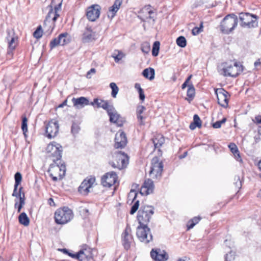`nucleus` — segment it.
<instances>
[{
    "label": "nucleus",
    "mask_w": 261,
    "mask_h": 261,
    "mask_svg": "<svg viewBox=\"0 0 261 261\" xmlns=\"http://www.w3.org/2000/svg\"><path fill=\"white\" fill-rule=\"evenodd\" d=\"M242 71V66L235 63L233 65L223 63L219 69L220 74L225 76H237Z\"/></svg>",
    "instance_id": "0eeeda50"
},
{
    "label": "nucleus",
    "mask_w": 261,
    "mask_h": 261,
    "mask_svg": "<svg viewBox=\"0 0 261 261\" xmlns=\"http://www.w3.org/2000/svg\"><path fill=\"white\" fill-rule=\"evenodd\" d=\"M187 90V96L190 98H193L195 95V88L193 85H188Z\"/></svg>",
    "instance_id": "ea45409f"
},
{
    "label": "nucleus",
    "mask_w": 261,
    "mask_h": 261,
    "mask_svg": "<svg viewBox=\"0 0 261 261\" xmlns=\"http://www.w3.org/2000/svg\"><path fill=\"white\" fill-rule=\"evenodd\" d=\"M95 181V178L94 176H90L87 177L80 186L79 191L82 194H87L89 192V189L93 186Z\"/></svg>",
    "instance_id": "dca6fc26"
},
{
    "label": "nucleus",
    "mask_w": 261,
    "mask_h": 261,
    "mask_svg": "<svg viewBox=\"0 0 261 261\" xmlns=\"http://www.w3.org/2000/svg\"><path fill=\"white\" fill-rule=\"evenodd\" d=\"M46 151L48 156L53 157V161L57 165L51 167V168L48 170L50 172V176L51 177L54 181H57L58 178L56 176H54V173L56 172L59 171V176L60 179H62L65 176L66 172V167L63 164L59 165L57 162H60V160L62 157V147L59 144L56 142H53L49 144L46 148Z\"/></svg>",
    "instance_id": "f257e3e1"
},
{
    "label": "nucleus",
    "mask_w": 261,
    "mask_h": 261,
    "mask_svg": "<svg viewBox=\"0 0 261 261\" xmlns=\"http://www.w3.org/2000/svg\"><path fill=\"white\" fill-rule=\"evenodd\" d=\"M28 119L25 116H23L22 117V124H21V129L23 132L24 136H26V133L28 132V124H27Z\"/></svg>",
    "instance_id": "e433bc0d"
},
{
    "label": "nucleus",
    "mask_w": 261,
    "mask_h": 261,
    "mask_svg": "<svg viewBox=\"0 0 261 261\" xmlns=\"http://www.w3.org/2000/svg\"><path fill=\"white\" fill-rule=\"evenodd\" d=\"M67 255H68L69 256H70L71 257H72L73 258H75V259H77V253H73L70 252L69 251V252L67 254Z\"/></svg>",
    "instance_id": "e2e57ef3"
},
{
    "label": "nucleus",
    "mask_w": 261,
    "mask_h": 261,
    "mask_svg": "<svg viewBox=\"0 0 261 261\" xmlns=\"http://www.w3.org/2000/svg\"><path fill=\"white\" fill-rule=\"evenodd\" d=\"M234 184L236 188L240 189L242 187V181L239 176H235L234 178Z\"/></svg>",
    "instance_id": "de8ad7c7"
},
{
    "label": "nucleus",
    "mask_w": 261,
    "mask_h": 261,
    "mask_svg": "<svg viewBox=\"0 0 261 261\" xmlns=\"http://www.w3.org/2000/svg\"><path fill=\"white\" fill-rule=\"evenodd\" d=\"M59 125L58 121L53 119L49 121L46 125V134L49 139L55 137L59 132Z\"/></svg>",
    "instance_id": "ddd939ff"
},
{
    "label": "nucleus",
    "mask_w": 261,
    "mask_h": 261,
    "mask_svg": "<svg viewBox=\"0 0 261 261\" xmlns=\"http://www.w3.org/2000/svg\"><path fill=\"white\" fill-rule=\"evenodd\" d=\"M136 234L138 239L145 244H148L152 240L150 229L146 225H139L137 228Z\"/></svg>",
    "instance_id": "9d476101"
},
{
    "label": "nucleus",
    "mask_w": 261,
    "mask_h": 261,
    "mask_svg": "<svg viewBox=\"0 0 261 261\" xmlns=\"http://www.w3.org/2000/svg\"><path fill=\"white\" fill-rule=\"evenodd\" d=\"M228 147L230 149L231 152L233 154L236 160L237 161L241 162L242 159L237 145L234 143H231L229 144Z\"/></svg>",
    "instance_id": "c85d7f7f"
},
{
    "label": "nucleus",
    "mask_w": 261,
    "mask_h": 261,
    "mask_svg": "<svg viewBox=\"0 0 261 261\" xmlns=\"http://www.w3.org/2000/svg\"><path fill=\"white\" fill-rule=\"evenodd\" d=\"M62 0H52L47 7L48 12L44 21V28L50 34L55 27V22L59 14L58 12L61 9Z\"/></svg>",
    "instance_id": "f03ea898"
},
{
    "label": "nucleus",
    "mask_w": 261,
    "mask_h": 261,
    "mask_svg": "<svg viewBox=\"0 0 261 261\" xmlns=\"http://www.w3.org/2000/svg\"><path fill=\"white\" fill-rule=\"evenodd\" d=\"M176 43L179 46L185 47L187 45V41L185 37L182 36L178 37L176 39Z\"/></svg>",
    "instance_id": "58836bf2"
},
{
    "label": "nucleus",
    "mask_w": 261,
    "mask_h": 261,
    "mask_svg": "<svg viewBox=\"0 0 261 261\" xmlns=\"http://www.w3.org/2000/svg\"><path fill=\"white\" fill-rule=\"evenodd\" d=\"M138 121L140 125H144V119L145 117H144L142 114L141 115H137Z\"/></svg>",
    "instance_id": "5fc2aeb1"
},
{
    "label": "nucleus",
    "mask_w": 261,
    "mask_h": 261,
    "mask_svg": "<svg viewBox=\"0 0 261 261\" xmlns=\"http://www.w3.org/2000/svg\"><path fill=\"white\" fill-rule=\"evenodd\" d=\"M101 101H104V100L101 99H98L97 98H94L93 101L90 103V105L92 106H94L96 105L97 108H98V105L101 106V105L102 104V102H101Z\"/></svg>",
    "instance_id": "603ef678"
},
{
    "label": "nucleus",
    "mask_w": 261,
    "mask_h": 261,
    "mask_svg": "<svg viewBox=\"0 0 261 261\" xmlns=\"http://www.w3.org/2000/svg\"><path fill=\"white\" fill-rule=\"evenodd\" d=\"M226 121V118L224 117L221 120L217 121L212 124V126L214 128H219L221 127L222 124H224Z\"/></svg>",
    "instance_id": "37998d69"
},
{
    "label": "nucleus",
    "mask_w": 261,
    "mask_h": 261,
    "mask_svg": "<svg viewBox=\"0 0 261 261\" xmlns=\"http://www.w3.org/2000/svg\"><path fill=\"white\" fill-rule=\"evenodd\" d=\"M108 114L110 117V121L111 122L116 123L119 126H121L123 125L124 120L118 113L115 108L109 110Z\"/></svg>",
    "instance_id": "4be33fe9"
},
{
    "label": "nucleus",
    "mask_w": 261,
    "mask_h": 261,
    "mask_svg": "<svg viewBox=\"0 0 261 261\" xmlns=\"http://www.w3.org/2000/svg\"><path fill=\"white\" fill-rule=\"evenodd\" d=\"M112 57L114 59L115 62L118 63L123 57V54L121 52H119L118 54H114Z\"/></svg>",
    "instance_id": "3c124183"
},
{
    "label": "nucleus",
    "mask_w": 261,
    "mask_h": 261,
    "mask_svg": "<svg viewBox=\"0 0 261 261\" xmlns=\"http://www.w3.org/2000/svg\"><path fill=\"white\" fill-rule=\"evenodd\" d=\"M8 44V54L11 56L12 51L14 50L17 44L18 41V38L15 36L14 31L13 29H8L7 30V36L6 37Z\"/></svg>",
    "instance_id": "9b49d317"
},
{
    "label": "nucleus",
    "mask_w": 261,
    "mask_h": 261,
    "mask_svg": "<svg viewBox=\"0 0 261 261\" xmlns=\"http://www.w3.org/2000/svg\"><path fill=\"white\" fill-rule=\"evenodd\" d=\"M43 34V31L41 25L38 27L36 31L33 33V36L37 38H40Z\"/></svg>",
    "instance_id": "a19ab883"
},
{
    "label": "nucleus",
    "mask_w": 261,
    "mask_h": 261,
    "mask_svg": "<svg viewBox=\"0 0 261 261\" xmlns=\"http://www.w3.org/2000/svg\"><path fill=\"white\" fill-rule=\"evenodd\" d=\"M141 49L144 54H148L150 50V44L148 42H144L141 44Z\"/></svg>",
    "instance_id": "4c0bfd02"
},
{
    "label": "nucleus",
    "mask_w": 261,
    "mask_h": 261,
    "mask_svg": "<svg viewBox=\"0 0 261 261\" xmlns=\"http://www.w3.org/2000/svg\"><path fill=\"white\" fill-rule=\"evenodd\" d=\"M100 7L98 5H92L87 11V17L91 21H94L99 16Z\"/></svg>",
    "instance_id": "aec40b11"
},
{
    "label": "nucleus",
    "mask_w": 261,
    "mask_h": 261,
    "mask_svg": "<svg viewBox=\"0 0 261 261\" xmlns=\"http://www.w3.org/2000/svg\"><path fill=\"white\" fill-rule=\"evenodd\" d=\"M110 87L112 89L111 95L113 97L115 98L119 91V88L115 83H111Z\"/></svg>",
    "instance_id": "c9c22d12"
},
{
    "label": "nucleus",
    "mask_w": 261,
    "mask_h": 261,
    "mask_svg": "<svg viewBox=\"0 0 261 261\" xmlns=\"http://www.w3.org/2000/svg\"><path fill=\"white\" fill-rule=\"evenodd\" d=\"M17 188L18 187H14L13 192L12 193V196L16 198H18L19 199H20V197H22L23 195L25 196V195L23 192H22V187H20L19 188L18 190H17Z\"/></svg>",
    "instance_id": "473e14b6"
},
{
    "label": "nucleus",
    "mask_w": 261,
    "mask_h": 261,
    "mask_svg": "<svg viewBox=\"0 0 261 261\" xmlns=\"http://www.w3.org/2000/svg\"><path fill=\"white\" fill-rule=\"evenodd\" d=\"M189 127L191 130H194V129H195L196 127H197V125H196V124H194L193 122H192L190 124Z\"/></svg>",
    "instance_id": "774afa93"
},
{
    "label": "nucleus",
    "mask_w": 261,
    "mask_h": 261,
    "mask_svg": "<svg viewBox=\"0 0 261 261\" xmlns=\"http://www.w3.org/2000/svg\"><path fill=\"white\" fill-rule=\"evenodd\" d=\"M122 243L126 250H128L133 242L132 230L129 226L127 225L121 234Z\"/></svg>",
    "instance_id": "4468645a"
},
{
    "label": "nucleus",
    "mask_w": 261,
    "mask_h": 261,
    "mask_svg": "<svg viewBox=\"0 0 261 261\" xmlns=\"http://www.w3.org/2000/svg\"><path fill=\"white\" fill-rule=\"evenodd\" d=\"M96 72V70L94 68H91L89 71H88L86 74L87 79H90L91 77V74H94Z\"/></svg>",
    "instance_id": "4d7b16f0"
},
{
    "label": "nucleus",
    "mask_w": 261,
    "mask_h": 261,
    "mask_svg": "<svg viewBox=\"0 0 261 261\" xmlns=\"http://www.w3.org/2000/svg\"><path fill=\"white\" fill-rule=\"evenodd\" d=\"M163 167V163L159 158L157 156L154 157L151 161L150 176L153 179H160L162 176Z\"/></svg>",
    "instance_id": "6e6552de"
},
{
    "label": "nucleus",
    "mask_w": 261,
    "mask_h": 261,
    "mask_svg": "<svg viewBox=\"0 0 261 261\" xmlns=\"http://www.w3.org/2000/svg\"><path fill=\"white\" fill-rule=\"evenodd\" d=\"M122 3V0H116L113 5L109 8L108 16L112 19L120 8Z\"/></svg>",
    "instance_id": "a878e982"
},
{
    "label": "nucleus",
    "mask_w": 261,
    "mask_h": 261,
    "mask_svg": "<svg viewBox=\"0 0 261 261\" xmlns=\"http://www.w3.org/2000/svg\"><path fill=\"white\" fill-rule=\"evenodd\" d=\"M193 122L197 125V127L200 128L201 127V121L198 115H194Z\"/></svg>",
    "instance_id": "a18cd8bd"
},
{
    "label": "nucleus",
    "mask_w": 261,
    "mask_h": 261,
    "mask_svg": "<svg viewBox=\"0 0 261 261\" xmlns=\"http://www.w3.org/2000/svg\"><path fill=\"white\" fill-rule=\"evenodd\" d=\"M154 190V184L153 181L150 179H147L144 182L142 186L140 193L141 195H148L153 192Z\"/></svg>",
    "instance_id": "5701e85b"
},
{
    "label": "nucleus",
    "mask_w": 261,
    "mask_h": 261,
    "mask_svg": "<svg viewBox=\"0 0 261 261\" xmlns=\"http://www.w3.org/2000/svg\"><path fill=\"white\" fill-rule=\"evenodd\" d=\"M114 146L116 148H124L127 142L125 134L121 130H119L115 135Z\"/></svg>",
    "instance_id": "f3484780"
},
{
    "label": "nucleus",
    "mask_w": 261,
    "mask_h": 261,
    "mask_svg": "<svg viewBox=\"0 0 261 261\" xmlns=\"http://www.w3.org/2000/svg\"><path fill=\"white\" fill-rule=\"evenodd\" d=\"M139 206V201L137 200L135 201L133 205L132 206L130 211V214L131 215H133L135 214L136 211L138 210Z\"/></svg>",
    "instance_id": "49530a36"
},
{
    "label": "nucleus",
    "mask_w": 261,
    "mask_h": 261,
    "mask_svg": "<svg viewBox=\"0 0 261 261\" xmlns=\"http://www.w3.org/2000/svg\"><path fill=\"white\" fill-rule=\"evenodd\" d=\"M202 23H201L200 27H194L192 31L193 35H197L202 31Z\"/></svg>",
    "instance_id": "8fccbe9b"
},
{
    "label": "nucleus",
    "mask_w": 261,
    "mask_h": 261,
    "mask_svg": "<svg viewBox=\"0 0 261 261\" xmlns=\"http://www.w3.org/2000/svg\"><path fill=\"white\" fill-rule=\"evenodd\" d=\"M48 204L50 206H55V203L52 198H49L48 199Z\"/></svg>",
    "instance_id": "0e129e2a"
},
{
    "label": "nucleus",
    "mask_w": 261,
    "mask_h": 261,
    "mask_svg": "<svg viewBox=\"0 0 261 261\" xmlns=\"http://www.w3.org/2000/svg\"><path fill=\"white\" fill-rule=\"evenodd\" d=\"M154 14V12L149 7H145L142 9L140 13L139 17L140 18L145 21L148 19H152L154 17L152 15Z\"/></svg>",
    "instance_id": "b1692460"
},
{
    "label": "nucleus",
    "mask_w": 261,
    "mask_h": 261,
    "mask_svg": "<svg viewBox=\"0 0 261 261\" xmlns=\"http://www.w3.org/2000/svg\"><path fill=\"white\" fill-rule=\"evenodd\" d=\"M14 207H15V208H17V209H18V210H17V212H18V213H20V211H21V208H22V207L23 206H21V205H19V204H18V201H16V202H15V204H14Z\"/></svg>",
    "instance_id": "680f3d73"
},
{
    "label": "nucleus",
    "mask_w": 261,
    "mask_h": 261,
    "mask_svg": "<svg viewBox=\"0 0 261 261\" xmlns=\"http://www.w3.org/2000/svg\"><path fill=\"white\" fill-rule=\"evenodd\" d=\"M135 88L138 90V92L140 91V90H143L142 88L141 87V86L140 84L139 83H136L135 85Z\"/></svg>",
    "instance_id": "69168bd1"
},
{
    "label": "nucleus",
    "mask_w": 261,
    "mask_h": 261,
    "mask_svg": "<svg viewBox=\"0 0 261 261\" xmlns=\"http://www.w3.org/2000/svg\"><path fill=\"white\" fill-rule=\"evenodd\" d=\"M139 92V98L140 99V100H141L142 101L144 100L145 99V94L144 93V91H143V90H140Z\"/></svg>",
    "instance_id": "bf43d9fd"
},
{
    "label": "nucleus",
    "mask_w": 261,
    "mask_h": 261,
    "mask_svg": "<svg viewBox=\"0 0 261 261\" xmlns=\"http://www.w3.org/2000/svg\"><path fill=\"white\" fill-rule=\"evenodd\" d=\"M201 220L200 217H195L190 220H189L187 224V229L189 230L192 228L199 221Z\"/></svg>",
    "instance_id": "2f4dec72"
},
{
    "label": "nucleus",
    "mask_w": 261,
    "mask_h": 261,
    "mask_svg": "<svg viewBox=\"0 0 261 261\" xmlns=\"http://www.w3.org/2000/svg\"><path fill=\"white\" fill-rule=\"evenodd\" d=\"M254 65L255 67H257V66L261 65V62L260 61V59H258L257 61H256L254 62Z\"/></svg>",
    "instance_id": "338daca9"
},
{
    "label": "nucleus",
    "mask_w": 261,
    "mask_h": 261,
    "mask_svg": "<svg viewBox=\"0 0 261 261\" xmlns=\"http://www.w3.org/2000/svg\"><path fill=\"white\" fill-rule=\"evenodd\" d=\"M150 256L155 261H166L168 259V255L166 252L160 249H152L150 252Z\"/></svg>",
    "instance_id": "6ab92c4d"
},
{
    "label": "nucleus",
    "mask_w": 261,
    "mask_h": 261,
    "mask_svg": "<svg viewBox=\"0 0 261 261\" xmlns=\"http://www.w3.org/2000/svg\"><path fill=\"white\" fill-rule=\"evenodd\" d=\"M77 260L79 261H91L92 260V250L89 247L81 249L77 253Z\"/></svg>",
    "instance_id": "412c9836"
},
{
    "label": "nucleus",
    "mask_w": 261,
    "mask_h": 261,
    "mask_svg": "<svg viewBox=\"0 0 261 261\" xmlns=\"http://www.w3.org/2000/svg\"><path fill=\"white\" fill-rule=\"evenodd\" d=\"M160 43L159 41H155L153 44L152 49V55L154 57H156L159 52Z\"/></svg>",
    "instance_id": "f704fd0d"
},
{
    "label": "nucleus",
    "mask_w": 261,
    "mask_h": 261,
    "mask_svg": "<svg viewBox=\"0 0 261 261\" xmlns=\"http://www.w3.org/2000/svg\"><path fill=\"white\" fill-rule=\"evenodd\" d=\"M25 204V196L23 195L22 197H20V199H19V201L18 203V204L23 206Z\"/></svg>",
    "instance_id": "052dcab7"
},
{
    "label": "nucleus",
    "mask_w": 261,
    "mask_h": 261,
    "mask_svg": "<svg viewBox=\"0 0 261 261\" xmlns=\"http://www.w3.org/2000/svg\"><path fill=\"white\" fill-rule=\"evenodd\" d=\"M95 39V33L91 28H87L83 33L82 40L84 42H89Z\"/></svg>",
    "instance_id": "bb28decb"
},
{
    "label": "nucleus",
    "mask_w": 261,
    "mask_h": 261,
    "mask_svg": "<svg viewBox=\"0 0 261 261\" xmlns=\"http://www.w3.org/2000/svg\"><path fill=\"white\" fill-rule=\"evenodd\" d=\"M152 142L154 144V148L158 149V151L161 152L160 147L165 142V139L163 136L158 135L152 139Z\"/></svg>",
    "instance_id": "cd10ccee"
},
{
    "label": "nucleus",
    "mask_w": 261,
    "mask_h": 261,
    "mask_svg": "<svg viewBox=\"0 0 261 261\" xmlns=\"http://www.w3.org/2000/svg\"><path fill=\"white\" fill-rule=\"evenodd\" d=\"M145 110V108L143 106H139L137 108V115H141Z\"/></svg>",
    "instance_id": "6e6d98bb"
},
{
    "label": "nucleus",
    "mask_w": 261,
    "mask_h": 261,
    "mask_svg": "<svg viewBox=\"0 0 261 261\" xmlns=\"http://www.w3.org/2000/svg\"><path fill=\"white\" fill-rule=\"evenodd\" d=\"M70 42V36L68 33L65 32L59 35L57 38L53 39L49 44L51 49H53L58 45H64Z\"/></svg>",
    "instance_id": "f8f14e48"
},
{
    "label": "nucleus",
    "mask_w": 261,
    "mask_h": 261,
    "mask_svg": "<svg viewBox=\"0 0 261 261\" xmlns=\"http://www.w3.org/2000/svg\"><path fill=\"white\" fill-rule=\"evenodd\" d=\"M101 102H102V104L101 106L98 105V108H101L105 110H106L107 113H109V110H111L114 108L113 105H109V102L107 100H104V101H101Z\"/></svg>",
    "instance_id": "72a5a7b5"
},
{
    "label": "nucleus",
    "mask_w": 261,
    "mask_h": 261,
    "mask_svg": "<svg viewBox=\"0 0 261 261\" xmlns=\"http://www.w3.org/2000/svg\"><path fill=\"white\" fill-rule=\"evenodd\" d=\"M235 252L230 251L228 254H226L225 257V261H234Z\"/></svg>",
    "instance_id": "c03bdc74"
},
{
    "label": "nucleus",
    "mask_w": 261,
    "mask_h": 261,
    "mask_svg": "<svg viewBox=\"0 0 261 261\" xmlns=\"http://www.w3.org/2000/svg\"><path fill=\"white\" fill-rule=\"evenodd\" d=\"M217 95L218 103L222 107L226 108L228 106V92L223 89H217L215 91Z\"/></svg>",
    "instance_id": "a211bd4d"
},
{
    "label": "nucleus",
    "mask_w": 261,
    "mask_h": 261,
    "mask_svg": "<svg viewBox=\"0 0 261 261\" xmlns=\"http://www.w3.org/2000/svg\"><path fill=\"white\" fill-rule=\"evenodd\" d=\"M238 22V17L235 14H228L221 22L220 30L222 33L229 34L236 28Z\"/></svg>",
    "instance_id": "7ed1b4c3"
},
{
    "label": "nucleus",
    "mask_w": 261,
    "mask_h": 261,
    "mask_svg": "<svg viewBox=\"0 0 261 261\" xmlns=\"http://www.w3.org/2000/svg\"><path fill=\"white\" fill-rule=\"evenodd\" d=\"M80 213L83 218H86L89 215V210L86 208H81Z\"/></svg>",
    "instance_id": "09e8293b"
},
{
    "label": "nucleus",
    "mask_w": 261,
    "mask_h": 261,
    "mask_svg": "<svg viewBox=\"0 0 261 261\" xmlns=\"http://www.w3.org/2000/svg\"><path fill=\"white\" fill-rule=\"evenodd\" d=\"M142 75L146 79L151 81L154 79L155 71L151 67L145 69L142 72Z\"/></svg>",
    "instance_id": "c756f323"
},
{
    "label": "nucleus",
    "mask_w": 261,
    "mask_h": 261,
    "mask_svg": "<svg viewBox=\"0 0 261 261\" xmlns=\"http://www.w3.org/2000/svg\"><path fill=\"white\" fill-rule=\"evenodd\" d=\"M73 106L76 108H82L85 106L90 105L88 99L85 97H80L79 98L73 97L72 99Z\"/></svg>",
    "instance_id": "393cba45"
},
{
    "label": "nucleus",
    "mask_w": 261,
    "mask_h": 261,
    "mask_svg": "<svg viewBox=\"0 0 261 261\" xmlns=\"http://www.w3.org/2000/svg\"><path fill=\"white\" fill-rule=\"evenodd\" d=\"M117 175L113 171L106 173L101 179V183L103 187H110L114 185L117 180Z\"/></svg>",
    "instance_id": "2eb2a0df"
},
{
    "label": "nucleus",
    "mask_w": 261,
    "mask_h": 261,
    "mask_svg": "<svg viewBox=\"0 0 261 261\" xmlns=\"http://www.w3.org/2000/svg\"><path fill=\"white\" fill-rule=\"evenodd\" d=\"M240 25L244 28H254L257 26V16L249 13H241L239 14Z\"/></svg>",
    "instance_id": "1a4fd4ad"
},
{
    "label": "nucleus",
    "mask_w": 261,
    "mask_h": 261,
    "mask_svg": "<svg viewBox=\"0 0 261 261\" xmlns=\"http://www.w3.org/2000/svg\"><path fill=\"white\" fill-rule=\"evenodd\" d=\"M128 158L126 154L122 151H116L112 154V160L110 161V165L114 168L121 170L126 167Z\"/></svg>",
    "instance_id": "39448f33"
},
{
    "label": "nucleus",
    "mask_w": 261,
    "mask_h": 261,
    "mask_svg": "<svg viewBox=\"0 0 261 261\" xmlns=\"http://www.w3.org/2000/svg\"><path fill=\"white\" fill-rule=\"evenodd\" d=\"M18 221L21 224L25 226H28L30 224V219L27 216L26 213L24 212H23L19 215L18 216Z\"/></svg>",
    "instance_id": "7c9ffc66"
},
{
    "label": "nucleus",
    "mask_w": 261,
    "mask_h": 261,
    "mask_svg": "<svg viewBox=\"0 0 261 261\" xmlns=\"http://www.w3.org/2000/svg\"><path fill=\"white\" fill-rule=\"evenodd\" d=\"M15 178V185L14 187H18L20 185L21 180H22V176L20 173L16 172L14 175Z\"/></svg>",
    "instance_id": "79ce46f5"
},
{
    "label": "nucleus",
    "mask_w": 261,
    "mask_h": 261,
    "mask_svg": "<svg viewBox=\"0 0 261 261\" xmlns=\"http://www.w3.org/2000/svg\"><path fill=\"white\" fill-rule=\"evenodd\" d=\"M154 208L149 205H141L138 212L137 219L139 225L147 226L152 216L154 214Z\"/></svg>",
    "instance_id": "20e7f679"
},
{
    "label": "nucleus",
    "mask_w": 261,
    "mask_h": 261,
    "mask_svg": "<svg viewBox=\"0 0 261 261\" xmlns=\"http://www.w3.org/2000/svg\"><path fill=\"white\" fill-rule=\"evenodd\" d=\"M73 217L71 210L68 207L58 209L55 213V220L58 224H64L69 222Z\"/></svg>",
    "instance_id": "423d86ee"
},
{
    "label": "nucleus",
    "mask_w": 261,
    "mask_h": 261,
    "mask_svg": "<svg viewBox=\"0 0 261 261\" xmlns=\"http://www.w3.org/2000/svg\"><path fill=\"white\" fill-rule=\"evenodd\" d=\"M253 122L257 124H261V116L257 115L255 117L254 119L253 120Z\"/></svg>",
    "instance_id": "13d9d810"
},
{
    "label": "nucleus",
    "mask_w": 261,
    "mask_h": 261,
    "mask_svg": "<svg viewBox=\"0 0 261 261\" xmlns=\"http://www.w3.org/2000/svg\"><path fill=\"white\" fill-rule=\"evenodd\" d=\"M80 130V126L75 123H73L72 124V127H71V132L73 134H76L79 133V130Z\"/></svg>",
    "instance_id": "864d4df0"
}]
</instances>
